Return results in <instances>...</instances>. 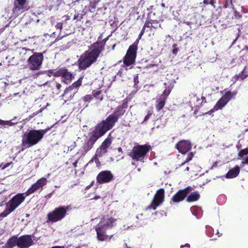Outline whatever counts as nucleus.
<instances>
[{
  "label": "nucleus",
  "instance_id": "1",
  "mask_svg": "<svg viewBox=\"0 0 248 248\" xmlns=\"http://www.w3.org/2000/svg\"><path fill=\"white\" fill-rule=\"evenodd\" d=\"M108 37L101 42H96L92 44L88 50L84 52L78 60V67L80 70H85L95 62L100 54L105 49L106 42Z\"/></svg>",
  "mask_w": 248,
  "mask_h": 248
},
{
  "label": "nucleus",
  "instance_id": "2",
  "mask_svg": "<svg viewBox=\"0 0 248 248\" xmlns=\"http://www.w3.org/2000/svg\"><path fill=\"white\" fill-rule=\"evenodd\" d=\"M128 100L127 98L123 101L122 105L118 106L113 111V113L107 117L106 119L101 121L98 124L107 132L111 129L122 117L128 108Z\"/></svg>",
  "mask_w": 248,
  "mask_h": 248
},
{
  "label": "nucleus",
  "instance_id": "3",
  "mask_svg": "<svg viewBox=\"0 0 248 248\" xmlns=\"http://www.w3.org/2000/svg\"><path fill=\"white\" fill-rule=\"evenodd\" d=\"M52 126L40 130H30L26 132L23 136L21 149L19 152L37 144L43 139L44 135L48 131Z\"/></svg>",
  "mask_w": 248,
  "mask_h": 248
},
{
  "label": "nucleus",
  "instance_id": "4",
  "mask_svg": "<svg viewBox=\"0 0 248 248\" xmlns=\"http://www.w3.org/2000/svg\"><path fill=\"white\" fill-rule=\"evenodd\" d=\"M107 132L97 124L94 129L90 133L89 138L83 143L79 151L82 155H85L93 147L97 140Z\"/></svg>",
  "mask_w": 248,
  "mask_h": 248
},
{
  "label": "nucleus",
  "instance_id": "5",
  "mask_svg": "<svg viewBox=\"0 0 248 248\" xmlns=\"http://www.w3.org/2000/svg\"><path fill=\"white\" fill-rule=\"evenodd\" d=\"M68 206H60L49 212L46 216V223H54L62 220L66 216Z\"/></svg>",
  "mask_w": 248,
  "mask_h": 248
},
{
  "label": "nucleus",
  "instance_id": "6",
  "mask_svg": "<svg viewBox=\"0 0 248 248\" xmlns=\"http://www.w3.org/2000/svg\"><path fill=\"white\" fill-rule=\"evenodd\" d=\"M151 150L148 144L138 145L133 147L129 155L132 159L137 161H143L146 155Z\"/></svg>",
  "mask_w": 248,
  "mask_h": 248
},
{
  "label": "nucleus",
  "instance_id": "7",
  "mask_svg": "<svg viewBox=\"0 0 248 248\" xmlns=\"http://www.w3.org/2000/svg\"><path fill=\"white\" fill-rule=\"evenodd\" d=\"M45 53L44 51L42 53L34 52L27 60V65L31 71H38L41 67L44 60L43 54Z\"/></svg>",
  "mask_w": 248,
  "mask_h": 248
},
{
  "label": "nucleus",
  "instance_id": "8",
  "mask_svg": "<svg viewBox=\"0 0 248 248\" xmlns=\"http://www.w3.org/2000/svg\"><path fill=\"white\" fill-rule=\"evenodd\" d=\"M137 50V42H134L129 46L126 53L123 59V62L125 65L129 66L135 63Z\"/></svg>",
  "mask_w": 248,
  "mask_h": 248
},
{
  "label": "nucleus",
  "instance_id": "9",
  "mask_svg": "<svg viewBox=\"0 0 248 248\" xmlns=\"http://www.w3.org/2000/svg\"><path fill=\"white\" fill-rule=\"evenodd\" d=\"M29 196L26 192L22 193H18L6 203L7 207H9L10 211H14L25 200L26 197Z\"/></svg>",
  "mask_w": 248,
  "mask_h": 248
},
{
  "label": "nucleus",
  "instance_id": "10",
  "mask_svg": "<svg viewBox=\"0 0 248 248\" xmlns=\"http://www.w3.org/2000/svg\"><path fill=\"white\" fill-rule=\"evenodd\" d=\"M236 94V92L235 91L233 92L230 91L226 92L217 102L214 108L211 109L207 113L210 114V112H214L218 109H221Z\"/></svg>",
  "mask_w": 248,
  "mask_h": 248
},
{
  "label": "nucleus",
  "instance_id": "11",
  "mask_svg": "<svg viewBox=\"0 0 248 248\" xmlns=\"http://www.w3.org/2000/svg\"><path fill=\"white\" fill-rule=\"evenodd\" d=\"M165 190L163 188L157 190L155 194L153 199L147 207V209L155 210L157 206L161 205L164 201Z\"/></svg>",
  "mask_w": 248,
  "mask_h": 248
},
{
  "label": "nucleus",
  "instance_id": "12",
  "mask_svg": "<svg viewBox=\"0 0 248 248\" xmlns=\"http://www.w3.org/2000/svg\"><path fill=\"white\" fill-rule=\"evenodd\" d=\"M27 3V0H14L12 12L15 16H17L28 10Z\"/></svg>",
  "mask_w": 248,
  "mask_h": 248
},
{
  "label": "nucleus",
  "instance_id": "13",
  "mask_svg": "<svg viewBox=\"0 0 248 248\" xmlns=\"http://www.w3.org/2000/svg\"><path fill=\"white\" fill-rule=\"evenodd\" d=\"M56 75L58 77H61L62 81L66 84L70 83L75 78L74 75L69 71L66 67H58V72Z\"/></svg>",
  "mask_w": 248,
  "mask_h": 248
},
{
  "label": "nucleus",
  "instance_id": "14",
  "mask_svg": "<svg viewBox=\"0 0 248 248\" xmlns=\"http://www.w3.org/2000/svg\"><path fill=\"white\" fill-rule=\"evenodd\" d=\"M192 187L189 186L183 189L179 190L174 195L172 196L170 202V203H178L183 201L188 195L189 192L192 191Z\"/></svg>",
  "mask_w": 248,
  "mask_h": 248
},
{
  "label": "nucleus",
  "instance_id": "15",
  "mask_svg": "<svg viewBox=\"0 0 248 248\" xmlns=\"http://www.w3.org/2000/svg\"><path fill=\"white\" fill-rule=\"evenodd\" d=\"M114 176L109 170H102L96 176V182L99 184L108 183L112 181Z\"/></svg>",
  "mask_w": 248,
  "mask_h": 248
},
{
  "label": "nucleus",
  "instance_id": "16",
  "mask_svg": "<svg viewBox=\"0 0 248 248\" xmlns=\"http://www.w3.org/2000/svg\"><path fill=\"white\" fill-rule=\"evenodd\" d=\"M18 247L19 248H29L34 244L31 235H24L18 238Z\"/></svg>",
  "mask_w": 248,
  "mask_h": 248
},
{
  "label": "nucleus",
  "instance_id": "17",
  "mask_svg": "<svg viewBox=\"0 0 248 248\" xmlns=\"http://www.w3.org/2000/svg\"><path fill=\"white\" fill-rule=\"evenodd\" d=\"M47 181L45 177L39 179L37 182L33 184L26 191L29 196L34 192L42 190L43 186L46 185Z\"/></svg>",
  "mask_w": 248,
  "mask_h": 248
},
{
  "label": "nucleus",
  "instance_id": "18",
  "mask_svg": "<svg viewBox=\"0 0 248 248\" xmlns=\"http://www.w3.org/2000/svg\"><path fill=\"white\" fill-rule=\"evenodd\" d=\"M176 148L182 154H185L191 148L190 141L186 140H182L178 142L175 145Z\"/></svg>",
  "mask_w": 248,
  "mask_h": 248
},
{
  "label": "nucleus",
  "instance_id": "19",
  "mask_svg": "<svg viewBox=\"0 0 248 248\" xmlns=\"http://www.w3.org/2000/svg\"><path fill=\"white\" fill-rule=\"evenodd\" d=\"M155 14V13L151 12L147 15V18L145 23H147L149 28L152 30V29H156L158 27L161 28V24L159 23V21L156 19L154 16Z\"/></svg>",
  "mask_w": 248,
  "mask_h": 248
},
{
  "label": "nucleus",
  "instance_id": "20",
  "mask_svg": "<svg viewBox=\"0 0 248 248\" xmlns=\"http://www.w3.org/2000/svg\"><path fill=\"white\" fill-rule=\"evenodd\" d=\"M116 220V219L114 218L106 215L101 218L100 222L97 225L107 230L109 228H112L113 227V223Z\"/></svg>",
  "mask_w": 248,
  "mask_h": 248
},
{
  "label": "nucleus",
  "instance_id": "21",
  "mask_svg": "<svg viewBox=\"0 0 248 248\" xmlns=\"http://www.w3.org/2000/svg\"><path fill=\"white\" fill-rule=\"evenodd\" d=\"M95 230L96 232V238L98 241H105L108 240V235L106 234V230L98 225L95 227Z\"/></svg>",
  "mask_w": 248,
  "mask_h": 248
},
{
  "label": "nucleus",
  "instance_id": "22",
  "mask_svg": "<svg viewBox=\"0 0 248 248\" xmlns=\"http://www.w3.org/2000/svg\"><path fill=\"white\" fill-rule=\"evenodd\" d=\"M58 72V68L56 69H51L45 71H40L37 73L32 74V77L33 78H37L39 76L46 74L49 77L53 76L55 77H58V76L56 75Z\"/></svg>",
  "mask_w": 248,
  "mask_h": 248
},
{
  "label": "nucleus",
  "instance_id": "23",
  "mask_svg": "<svg viewBox=\"0 0 248 248\" xmlns=\"http://www.w3.org/2000/svg\"><path fill=\"white\" fill-rule=\"evenodd\" d=\"M83 77H80L76 81L74 82L64 91V93H68V92L75 90V92H77L78 88L81 85Z\"/></svg>",
  "mask_w": 248,
  "mask_h": 248
},
{
  "label": "nucleus",
  "instance_id": "24",
  "mask_svg": "<svg viewBox=\"0 0 248 248\" xmlns=\"http://www.w3.org/2000/svg\"><path fill=\"white\" fill-rule=\"evenodd\" d=\"M18 237L16 235H14L9 238L6 243L5 244V247L6 248H13L16 246L18 247Z\"/></svg>",
  "mask_w": 248,
  "mask_h": 248
},
{
  "label": "nucleus",
  "instance_id": "25",
  "mask_svg": "<svg viewBox=\"0 0 248 248\" xmlns=\"http://www.w3.org/2000/svg\"><path fill=\"white\" fill-rule=\"evenodd\" d=\"M239 172L240 168L238 166H236L229 170L226 175V177L227 178H235L238 175Z\"/></svg>",
  "mask_w": 248,
  "mask_h": 248
},
{
  "label": "nucleus",
  "instance_id": "26",
  "mask_svg": "<svg viewBox=\"0 0 248 248\" xmlns=\"http://www.w3.org/2000/svg\"><path fill=\"white\" fill-rule=\"evenodd\" d=\"M112 141V137H111L110 133H109L107 138L105 139L100 146L108 152V149L111 145Z\"/></svg>",
  "mask_w": 248,
  "mask_h": 248
},
{
  "label": "nucleus",
  "instance_id": "27",
  "mask_svg": "<svg viewBox=\"0 0 248 248\" xmlns=\"http://www.w3.org/2000/svg\"><path fill=\"white\" fill-rule=\"evenodd\" d=\"M167 98L160 96L156 100V104L155 105V108L157 111L161 110L164 107Z\"/></svg>",
  "mask_w": 248,
  "mask_h": 248
},
{
  "label": "nucleus",
  "instance_id": "28",
  "mask_svg": "<svg viewBox=\"0 0 248 248\" xmlns=\"http://www.w3.org/2000/svg\"><path fill=\"white\" fill-rule=\"evenodd\" d=\"M200 198V195L199 192L195 191L187 196L186 201L188 202H194L197 201Z\"/></svg>",
  "mask_w": 248,
  "mask_h": 248
},
{
  "label": "nucleus",
  "instance_id": "29",
  "mask_svg": "<svg viewBox=\"0 0 248 248\" xmlns=\"http://www.w3.org/2000/svg\"><path fill=\"white\" fill-rule=\"evenodd\" d=\"M247 77H248V67L245 66L242 71L238 75H236L234 77L235 81L240 80H244Z\"/></svg>",
  "mask_w": 248,
  "mask_h": 248
},
{
  "label": "nucleus",
  "instance_id": "30",
  "mask_svg": "<svg viewBox=\"0 0 248 248\" xmlns=\"http://www.w3.org/2000/svg\"><path fill=\"white\" fill-rule=\"evenodd\" d=\"M101 0H91L88 6L89 10L90 12L93 13L95 11L97 5Z\"/></svg>",
  "mask_w": 248,
  "mask_h": 248
},
{
  "label": "nucleus",
  "instance_id": "31",
  "mask_svg": "<svg viewBox=\"0 0 248 248\" xmlns=\"http://www.w3.org/2000/svg\"><path fill=\"white\" fill-rule=\"evenodd\" d=\"M93 97H94L96 100L99 101L103 100L104 97L101 90H94L93 92Z\"/></svg>",
  "mask_w": 248,
  "mask_h": 248
},
{
  "label": "nucleus",
  "instance_id": "32",
  "mask_svg": "<svg viewBox=\"0 0 248 248\" xmlns=\"http://www.w3.org/2000/svg\"><path fill=\"white\" fill-rule=\"evenodd\" d=\"M108 152L106 151L105 149L102 148L101 146L98 148L96 151L95 155L96 156H98V157H101L103 156L104 155L106 154Z\"/></svg>",
  "mask_w": 248,
  "mask_h": 248
},
{
  "label": "nucleus",
  "instance_id": "33",
  "mask_svg": "<svg viewBox=\"0 0 248 248\" xmlns=\"http://www.w3.org/2000/svg\"><path fill=\"white\" fill-rule=\"evenodd\" d=\"M172 87L170 88V87H166V89L163 91V93L160 95L162 97H164L167 99L169 95L170 94V93L171 92Z\"/></svg>",
  "mask_w": 248,
  "mask_h": 248
},
{
  "label": "nucleus",
  "instance_id": "34",
  "mask_svg": "<svg viewBox=\"0 0 248 248\" xmlns=\"http://www.w3.org/2000/svg\"><path fill=\"white\" fill-rule=\"evenodd\" d=\"M85 12L83 11H82L81 14H77L74 16L73 20H77L78 21H80L83 17V16L85 15Z\"/></svg>",
  "mask_w": 248,
  "mask_h": 248
},
{
  "label": "nucleus",
  "instance_id": "35",
  "mask_svg": "<svg viewBox=\"0 0 248 248\" xmlns=\"http://www.w3.org/2000/svg\"><path fill=\"white\" fill-rule=\"evenodd\" d=\"M224 7L225 8H231L232 9L234 8V5L232 2V0H226Z\"/></svg>",
  "mask_w": 248,
  "mask_h": 248
},
{
  "label": "nucleus",
  "instance_id": "36",
  "mask_svg": "<svg viewBox=\"0 0 248 248\" xmlns=\"http://www.w3.org/2000/svg\"><path fill=\"white\" fill-rule=\"evenodd\" d=\"M125 66H126L124 64L121 66L120 70L117 73L118 76L122 77L123 75H124V71L125 72V73L127 71V69Z\"/></svg>",
  "mask_w": 248,
  "mask_h": 248
},
{
  "label": "nucleus",
  "instance_id": "37",
  "mask_svg": "<svg viewBox=\"0 0 248 248\" xmlns=\"http://www.w3.org/2000/svg\"><path fill=\"white\" fill-rule=\"evenodd\" d=\"M248 154V148H245L244 149H242L238 153V156L240 157H242L244 155Z\"/></svg>",
  "mask_w": 248,
  "mask_h": 248
},
{
  "label": "nucleus",
  "instance_id": "38",
  "mask_svg": "<svg viewBox=\"0 0 248 248\" xmlns=\"http://www.w3.org/2000/svg\"><path fill=\"white\" fill-rule=\"evenodd\" d=\"M44 109V108H40L39 110L32 113L31 114L29 115L28 117L27 118L28 120H31V118H33L34 116L38 114L39 113H41L43 110Z\"/></svg>",
  "mask_w": 248,
  "mask_h": 248
},
{
  "label": "nucleus",
  "instance_id": "39",
  "mask_svg": "<svg viewBox=\"0 0 248 248\" xmlns=\"http://www.w3.org/2000/svg\"><path fill=\"white\" fill-rule=\"evenodd\" d=\"M13 211H10L9 210V207H7L5 209V210L2 213L0 214V217L4 218L6 217L8 214H9L10 213L12 212Z\"/></svg>",
  "mask_w": 248,
  "mask_h": 248
},
{
  "label": "nucleus",
  "instance_id": "40",
  "mask_svg": "<svg viewBox=\"0 0 248 248\" xmlns=\"http://www.w3.org/2000/svg\"><path fill=\"white\" fill-rule=\"evenodd\" d=\"M93 99V94H87L82 97V100L84 102H90Z\"/></svg>",
  "mask_w": 248,
  "mask_h": 248
},
{
  "label": "nucleus",
  "instance_id": "41",
  "mask_svg": "<svg viewBox=\"0 0 248 248\" xmlns=\"http://www.w3.org/2000/svg\"><path fill=\"white\" fill-rule=\"evenodd\" d=\"M133 80H134V88L137 89L138 88H139L138 84L139 83L138 74H136V75H134V78H133Z\"/></svg>",
  "mask_w": 248,
  "mask_h": 248
},
{
  "label": "nucleus",
  "instance_id": "42",
  "mask_svg": "<svg viewBox=\"0 0 248 248\" xmlns=\"http://www.w3.org/2000/svg\"><path fill=\"white\" fill-rule=\"evenodd\" d=\"M193 157V154L192 153H190L189 154H188L187 157L186 159V160L183 163H182L180 165V166H182V165H184L185 163H187L189 161H190L192 159Z\"/></svg>",
  "mask_w": 248,
  "mask_h": 248
},
{
  "label": "nucleus",
  "instance_id": "43",
  "mask_svg": "<svg viewBox=\"0 0 248 248\" xmlns=\"http://www.w3.org/2000/svg\"><path fill=\"white\" fill-rule=\"evenodd\" d=\"M153 111L152 110H149L147 112V114L146 115V116L144 118V119L143 121L141 123V124L144 123V122H146L151 117V116L152 115Z\"/></svg>",
  "mask_w": 248,
  "mask_h": 248
},
{
  "label": "nucleus",
  "instance_id": "44",
  "mask_svg": "<svg viewBox=\"0 0 248 248\" xmlns=\"http://www.w3.org/2000/svg\"><path fill=\"white\" fill-rule=\"evenodd\" d=\"M177 46L176 44H174L172 45L173 49L172 52L175 55H177L179 50V49L177 47Z\"/></svg>",
  "mask_w": 248,
  "mask_h": 248
},
{
  "label": "nucleus",
  "instance_id": "45",
  "mask_svg": "<svg viewBox=\"0 0 248 248\" xmlns=\"http://www.w3.org/2000/svg\"><path fill=\"white\" fill-rule=\"evenodd\" d=\"M63 23L62 22H58L55 25V28L56 29H59L61 31L62 29Z\"/></svg>",
  "mask_w": 248,
  "mask_h": 248
},
{
  "label": "nucleus",
  "instance_id": "46",
  "mask_svg": "<svg viewBox=\"0 0 248 248\" xmlns=\"http://www.w3.org/2000/svg\"><path fill=\"white\" fill-rule=\"evenodd\" d=\"M98 156H96L95 155H94V156L92 159H94V160L97 166H98L100 164V161H99V159L98 158Z\"/></svg>",
  "mask_w": 248,
  "mask_h": 248
},
{
  "label": "nucleus",
  "instance_id": "47",
  "mask_svg": "<svg viewBox=\"0 0 248 248\" xmlns=\"http://www.w3.org/2000/svg\"><path fill=\"white\" fill-rule=\"evenodd\" d=\"M146 28H149V26H148V25H147V23H144L143 27H142V29L140 31L141 33H144V32H145V30L146 29Z\"/></svg>",
  "mask_w": 248,
  "mask_h": 248
},
{
  "label": "nucleus",
  "instance_id": "48",
  "mask_svg": "<svg viewBox=\"0 0 248 248\" xmlns=\"http://www.w3.org/2000/svg\"><path fill=\"white\" fill-rule=\"evenodd\" d=\"M9 122L8 121H5L0 119V125H5L9 124Z\"/></svg>",
  "mask_w": 248,
  "mask_h": 248
},
{
  "label": "nucleus",
  "instance_id": "49",
  "mask_svg": "<svg viewBox=\"0 0 248 248\" xmlns=\"http://www.w3.org/2000/svg\"><path fill=\"white\" fill-rule=\"evenodd\" d=\"M144 33L140 32L138 39L135 41V42H137V46L138 45L139 40L141 39L142 36L143 35Z\"/></svg>",
  "mask_w": 248,
  "mask_h": 248
},
{
  "label": "nucleus",
  "instance_id": "50",
  "mask_svg": "<svg viewBox=\"0 0 248 248\" xmlns=\"http://www.w3.org/2000/svg\"><path fill=\"white\" fill-rule=\"evenodd\" d=\"M13 163L12 162H8L5 164L2 168V169L3 170L7 167H8L11 164Z\"/></svg>",
  "mask_w": 248,
  "mask_h": 248
},
{
  "label": "nucleus",
  "instance_id": "51",
  "mask_svg": "<svg viewBox=\"0 0 248 248\" xmlns=\"http://www.w3.org/2000/svg\"><path fill=\"white\" fill-rule=\"evenodd\" d=\"M56 87L58 90H60L61 88L62 87V85L59 83H56Z\"/></svg>",
  "mask_w": 248,
  "mask_h": 248
},
{
  "label": "nucleus",
  "instance_id": "52",
  "mask_svg": "<svg viewBox=\"0 0 248 248\" xmlns=\"http://www.w3.org/2000/svg\"><path fill=\"white\" fill-rule=\"evenodd\" d=\"M201 99H202V102L201 103V105H202V103H206V98L204 96H202L201 97Z\"/></svg>",
  "mask_w": 248,
  "mask_h": 248
},
{
  "label": "nucleus",
  "instance_id": "53",
  "mask_svg": "<svg viewBox=\"0 0 248 248\" xmlns=\"http://www.w3.org/2000/svg\"><path fill=\"white\" fill-rule=\"evenodd\" d=\"M184 247H186L187 248H189L190 245L189 244H186L185 245H181L180 247H181V248H183Z\"/></svg>",
  "mask_w": 248,
  "mask_h": 248
},
{
  "label": "nucleus",
  "instance_id": "54",
  "mask_svg": "<svg viewBox=\"0 0 248 248\" xmlns=\"http://www.w3.org/2000/svg\"><path fill=\"white\" fill-rule=\"evenodd\" d=\"M215 3V1L214 0H211L210 1H209V4H210L211 5L214 6V4Z\"/></svg>",
  "mask_w": 248,
  "mask_h": 248
},
{
  "label": "nucleus",
  "instance_id": "55",
  "mask_svg": "<svg viewBox=\"0 0 248 248\" xmlns=\"http://www.w3.org/2000/svg\"><path fill=\"white\" fill-rule=\"evenodd\" d=\"M203 3L205 5H208L209 4V0H204Z\"/></svg>",
  "mask_w": 248,
  "mask_h": 248
},
{
  "label": "nucleus",
  "instance_id": "56",
  "mask_svg": "<svg viewBox=\"0 0 248 248\" xmlns=\"http://www.w3.org/2000/svg\"><path fill=\"white\" fill-rule=\"evenodd\" d=\"M100 198V196H96L94 197H93V198H92L91 200H98V199H99Z\"/></svg>",
  "mask_w": 248,
  "mask_h": 248
},
{
  "label": "nucleus",
  "instance_id": "57",
  "mask_svg": "<svg viewBox=\"0 0 248 248\" xmlns=\"http://www.w3.org/2000/svg\"><path fill=\"white\" fill-rule=\"evenodd\" d=\"M78 161V160H76L73 163V165L75 168H76L77 167Z\"/></svg>",
  "mask_w": 248,
  "mask_h": 248
},
{
  "label": "nucleus",
  "instance_id": "58",
  "mask_svg": "<svg viewBox=\"0 0 248 248\" xmlns=\"http://www.w3.org/2000/svg\"><path fill=\"white\" fill-rule=\"evenodd\" d=\"M242 163L248 164V156L245 158L244 162H242Z\"/></svg>",
  "mask_w": 248,
  "mask_h": 248
},
{
  "label": "nucleus",
  "instance_id": "59",
  "mask_svg": "<svg viewBox=\"0 0 248 248\" xmlns=\"http://www.w3.org/2000/svg\"><path fill=\"white\" fill-rule=\"evenodd\" d=\"M118 151L119 152L123 153V150H122L121 147H119L118 148Z\"/></svg>",
  "mask_w": 248,
  "mask_h": 248
},
{
  "label": "nucleus",
  "instance_id": "60",
  "mask_svg": "<svg viewBox=\"0 0 248 248\" xmlns=\"http://www.w3.org/2000/svg\"><path fill=\"white\" fill-rule=\"evenodd\" d=\"M113 236V234H112V235H111L110 236L108 235V240L110 241L111 240V239L112 238Z\"/></svg>",
  "mask_w": 248,
  "mask_h": 248
},
{
  "label": "nucleus",
  "instance_id": "61",
  "mask_svg": "<svg viewBox=\"0 0 248 248\" xmlns=\"http://www.w3.org/2000/svg\"><path fill=\"white\" fill-rule=\"evenodd\" d=\"M153 7V6H150L149 7H148L147 8V10H148V11L150 10Z\"/></svg>",
  "mask_w": 248,
  "mask_h": 248
},
{
  "label": "nucleus",
  "instance_id": "62",
  "mask_svg": "<svg viewBox=\"0 0 248 248\" xmlns=\"http://www.w3.org/2000/svg\"><path fill=\"white\" fill-rule=\"evenodd\" d=\"M244 49L248 50V46H245L244 47Z\"/></svg>",
  "mask_w": 248,
  "mask_h": 248
},
{
  "label": "nucleus",
  "instance_id": "63",
  "mask_svg": "<svg viewBox=\"0 0 248 248\" xmlns=\"http://www.w3.org/2000/svg\"><path fill=\"white\" fill-rule=\"evenodd\" d=\"M189 170V168L188 167H187L186 169H185V170L188 171Z\"/></svg>",
  "mask_w": 248,
  "mask_h": 248
},
{
  "label": "nucleus",
  "instance_id": "64",
  "mask_svg": "<svg viewBox=\"0 0 248 248\" xmlns=\"http://www.w3.org/2000/svg\"><path fill=\"white\" fill-rule=\"evenodd\" d=\"M59 37H60V39H61V38L62 37V36H60V34H59V36H58V37L56 39V40H58V39H59V38H59Z\"/></svg>",
  "mask_w": 248,
  "mask_h": 248
}]
</instances>
